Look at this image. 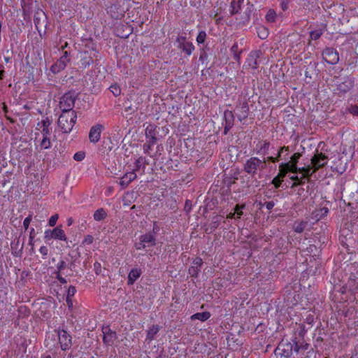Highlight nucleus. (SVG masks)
<instances>
[{
    "label": "nucleus",
    "instance_id": "nucleus-54",
    "mask_svg": "<svg viewBox=\"0 0 358 358\" xmlns=\"http://www.w3.org/2000/svg\"><path fill=\"white\" fill-rule=\"evenodd\" d=\"M34 238H35V229L34 228H31L29 230V239H34Z\"/></svg>",
    "mask_w": 358,
    "mask_h": 358
},
{
    "label": "nucleus",
    "instance_id": "nucleus-63",
    "mask_svg": "<svg viewBox=\"0 0 358 358\" xmlns=\"http://www.w3.org/2000/svg\"><path fill=\"white\" fill-rule=\"evenodd\" d=\"M34 239H29V244L32 247L34 246Z\"/></svg>",
    "mask_w": 358,
    "mask_h": 358
},
{
    "label": "nucleus",
    "instance_id": "nucleus-18",
    "mask_svg": "<svg viewBox=\"0 0 358 358\" xmlns=\"http://www.w3.org/2000/svg\"><path fill=\"white\" fill-rule=\"evenodd\" d=\"M136 174L134 171L126 173L120 179V185L122 188H126L131 182L136 178Z\"/></svg>",
    "mask_w": 358,
    "mask_h": 358
},
{
    "label": "nucleus",
    "instance_id": "nucleus-59",
    "mask_svg": "<svg viewBox=\"0 0 358 358\" xmlns=\"http://www.w3.org/2000/svg\"><path fill=\"white\" fill-rule=\"evenodd\" d=\"M235 215H236V213L235 212H233V213H229L227 217L228 219H233V218H235Z\"/></svg>",
    "mask_w": 358,
    "mask_h": 358
},
{
    "label": "nucleus",
    "instance_id": "nucleus-21",
    "mask_svg": "<svg viewBox=\"0 0 358 358\" xmlns=\"http://www.w3.org/2000/svg\"><path fill=\"white\" fill-rule=\"evenodd\" d=\"M140 241H142L146 247L155 245V238L152 234H146L141 236Z\"/></svg>",
    "mask_w": 358,
    "mask_h": 358
},
{
    "label": "nucleus",
    "instance_id": "nucleus-4",
    "mask_svg": "<svg viewBox=\"0 0 358 358\" xmlns=\"http://www.w3.org/2000/svg\"><path fill=\"white\" fill-rule=\"evenodd\" d=\"M266 167V160H262L256 157H250L244 164V170L250 175H255L258 171Z\"/></svg>",
    "mask_w": 358,
    "mask_h": 358
},
{
    "label": "nucleus",
    "instance_id": "nucleus-5",
    "mask_svg": "<svg viewBox=\"0 0 358 358\" xmlns=\"http://www.w3.org/2000/svg\"><path fill=\"white\" fill-rule=\"evenodd\" d=\"M52 239L58 240L61 241H67V236L62 229V227L57 226L53 229H46L44 231V240L46 243Z\"/></svg>",
    "mask_w": 358,
    "mask_h": 358
},
{
    "label": "nucleus",
    "instance_id": "nucleus-39",
    "mask_svg": "<svg viewBox=\"0 0 358 358\" xmlns=\"http://www.w3.org/2000/svg\"><path fill=\"white\" fill-rule=\"evenodd\" d=\"M110 92L115 96H118L121 93V90L119 86L116 85H113L110 87Z\"/></svg>",
    "mask_w": 358,
    "mask_h": 358
},
{
    "label": "nucleus",
    "instance_id": "nucleus-47",
    "mask_svg": "<svg viewBox=\"0 0 358 358\" xmlns=\"http://www.w3.org/2000/svg\"><path fill=\"white\" fill-rule=\"evenodd\" d=\"M349 112L353 115L358 116V106H351L349 108Z\"/></svg>",
    "mask_w": 358,
    "mask_h": 358
},
{
    "label": "nucleus",
    "instance_id": "nucleus-23",
    "mask_svg": "<svg viewBox=\"0 0 358 358\" xmlns=\"http://www.w3.org/2000/svg\"><path fill=\"white\" fill-rule=\"evenodd\" d=\"M210 317V313L208 311L197 313L191 316L192 320H199L201 322H205Z\"/></svg>",
    "mask_w": 358,
    "mask_h": 358
},
{
    "label": "nucleus",
    "instance_id": "nucleus-29",
    "mask_svg": "<svg viewBox=\"0 0 358 358\" xmlns=\"http://www.w3.org/2000/svg\"><path fill=\"white\" fill-rule=\"evenodd\" d=\"M308 222L306 221H301L298 223H296L294 226V230L296 233H301L303 231L305 228L307 227Z\"/></svg>",
    "mask_w": 358,
    "mask_h": 358
},
{
    "label": "nucleus",
    "instance_id": "nucleus-16",
    "mask_svg": "<svg viewBox=\"0 0 358 358\" xmlns=\"http://www.w3.org/2000/svg\"><path fill=\"white\" fill-rule=\"evenodd\" d=\"M103 343L107 345H112L116 338L115 332L112 331L109 328L106 327L103 329Z\"/></svg>",
    "mask_w": 358,
    "mask_h": 358
},
{
    "label": "nucleus",
    "instance_id": "nucleus-64",
    "mask_svg": "<svg viewBox=\"0 0 358 358\" xmlns=\"http://www.w3.org/2000/svg\"><path fill=\"white\" fill-rule=\"evenodd\" d=\"M42 358H52L50 355H44L42 357Z\"/></svg>",
    "mask_w": 358,
    "mask_h": 358
},
{
    "label": "nucleus",
    "instance_id": "nucleus-3",
    "mask_svg": "<svg viewBox=\"0 0 358 358\" xmlns=\"http://www.w3.org/2000/svg\"><path fill=\"white\" fill-rule=\"evenodd\" d=\"M76 120L77 115L75 111L62 113L58 119V126L64 133H70Z\"/></svg>",
    "mask_w": 358,
    "mask_h": 358
},
{
    "label": "nucleus",
    "instance_id": "nucleus-7",
    "mask_svg": "<svg viewBox=\"0 0 358 358\" xmlns=\"http://www.w3.org/2000/svg\"><path fill=\"white\" fill-rule=\"evenodd\" d=\"M69 62V55L67 51H64L60 58L51 66L50 71L55 74L58 73L66 67Z\"/></svg>",
    "mask_w": 358,
    "mask_h": 358
},
{
    "label": "nucleus",
    "instance_id": "nucleus-6",
    "mask_svg": "<svg viewBox=\"0 0 358 358\" xmlns=\"http://www.w3.org/2000/svg\"><path fill=\"white\" fill-rule=\"evenodd\" d=\"M76 96L71 92L64 94L59 101V108L62 113H69L73 111L72 109L75 104Z\"/></svg>",
    "mask_w": 358,
    "mask_h": 358
},
{
    "label": "nucleus",
    "instance_id": "nucleus-61",
    "mask_svg": "<svg viewBox=\"0 0 358 358\" xmlns=\"http://www.w3.org/2000/svg\"><path fill=\"white\" fill-rule=\"evenodd\" d=\"M73 222V220L71 217H69L68 220H67V225L68 226H71Z\"/></svg>",
    "mask_w": 358,
    "mask_h": 358
},
{
    "label": "nucleus",
    "instance_id": "nucleus-10",
    "mask_svg": "<svg viewBox=\"0 0 358 358\" xmlns=\"http://www.w3.org/2000/svg\"><path fill=\"white\" fill-rule=\"evenodd\" d=\"M176 42L178 43V47L185 52L187 55H190L194 50V46L190 42L187 41L185 36H178Z\"/></svg>",
    "mask_w": 358,
    "mask_h": 358
},
{
    "label": "nucleus",
    "instance_id": "nucleus-30",
    "mask_svg": "<svg viewBox=\"0 0 358 358\" xmlns=\"http://www.w3.org/2000/svg\"><path fill=\"white\" fill-rule=\"evenodd\" d=\"M257 33L261 39H266L268 36V31L264 27H259L257 28Z\"/></svg>",
    "mask_w": 358,
    "mask_h": 358
},
{
    "label": "nucleus",
    "instance_id": "nucleus-31",
    "mask_svg": "<svg viewBox=\"0 0 358 358\" xmlns=\"http://www.w3.org/2000/svg\"><path fill=\"white\" fill-rule=\"evenodd\" d=\"M152 140H146V143L143 145V152L146 155H150V151L152 149V147L157 143H151Z\"/></svg>",
    "mask_w": 358,
    "mask_h": 358
},
{
    "label": "nucleus",
    "instance_id": "nucleus-43",
    "mask_svg": "<svg viewBox=\"0 0 358 358\" xmlns=\"http://www.w3.org/2000/svg\"><path fill=\"white\" fill-rule=\"evenodd\" d=\"M275 14L273 11L269 10L266 15V18L268 22H273L275 20Z\"/></svg>",
    "mask_w": 358,
    "mask_h": 358
},
{
    "label": "nucleus",
    "instance_id": "nucleus-53",
    "mask_svg": "<svg viewBox=\"0 0 358 358\" xmlns=\"http://www.w3.org/2000/svg\"><path fill=\"white\" fill-rule=\"evenodd\" d=\"M57 279L62 283L65 284L66 283V280L64 278H63L59 272L57 273Z\"/></svg>",
    "mask_w": 358,
    "mask_h": 358
},
{
    "label": "nucleus",
    "instance_id": "nucleus-2",
    "mask_svg": "<svg viewBox=\"0 0 358 358\" xmlns=\"http://www.w3.org/2000/svg\"><path fill=\"white\" fill-rule=\"evenodd\" d=\"M328 162V157L322 152H317L311 159L313 167H303L302 171L304 177H310L319 169L324 166Z\"/></svg>",
    "mask_w": 358,
    "mask_h": 358
},
{
    "label": "nucleus",
    "instance_id": "nucleus-8",
    "mask_svg": "<svg viewBox=\"0 0 358 358\" xmlns=\"http://www.w3.org/2000/svg\"><path fill=\"white\" fill-rule=\"evenodd\" d=\"M57 335L61 349L62 350L69 349L72 345L71 336L70 334L64 329H59L58 330Z\"/></svg>",
    "mask_w": 358,
    "mask_h": 358
},
{
    "label": "nucleus",
    "instance_id": "nucleus-17",
    "mask_svg": "<svg viewBox=\"0 0 358 358\" xmlns=\"http://www.w3.org/2000/svg\"><path fill=\"white\" fill-rule=\"evenodd\" d=\"M203 264L201 258L196 257L194 259L192 266L189 268L188 273L191 276H197Z\"/></svg>",
    "mask_w": 358,
    "mask_h": 358
},
{
    "label": "nucleus",
    "instance_id": "nucleus-42",
    "mask_svg": "<svg viewBox=\"0 0 358 358\" xmlns=\"http://www.w3.org/2000/svg\"><path fill=\"white\" fill-rule=\"evenodd\" d=\"M85 153L83 152H78L73 155V159L76 161L80 162L85 158Z\"/></svg>",
    "mask_w": 358,
    "mask_h": 358
},
{
    "label": "nucleus",
    "instance_id": "nucleus-49",
    "mask_svg": "<svg viewBox=\"0 0 358 358\" xmlns=\"http://www.w3.org/2000/svg\"><path fill=\"white\" fill-rule=\"evenodd\" d=\"M143 158L141 157L138 158L136 160L134 171L138 170L141 168V164L143 163Z\"/></svg>",
    "mask_w": 358,
    "mask_h": 358
},
{
    "label": "nucleus",
    "instance_id": "nucleus-57",
    "mask_svg": "<svg viewBox=\"0 0 358 358\" xmlns=\"http://www.w3.org/2000/svg\"><path fill=\"white\" fill-rule=\"evenodd\" d=\"M273 183L275 185V187H278L280 186V182L278 180V178L275 177L273 180Z\"/></svg>",
    "mask_w": 358,
    "mask_h": 358
},
{
    "label": "nucleus",
    "instance_id": "nucleus-46",
    "mask_svg": "<svg viewBox=\"0 0 358 358\" xmlns=\"http://www.w3.org/2000/svg\"><path fill=\"white\" fill-rule=\"evenodd\" d=\"M39 252L43 255V258L45 259L48 254V248L45 245H43L40 248Z\"/></svg>",
    "mask_w": 358,
    "mask_h": 358
},
{
    "label": "nucleus",
    "instance_id": "nucleus-20",
    "mask_svg": "<svg viewBox=\"0 0 358 358\" xmlns=\"http://www.w3.org/2000/svg\"><path fill=\"white\" fill-rule=\"evenodd\" d=\"M142 271L141 268H132L128 275V285H133L136 280L141 276Z\"/></svg>",
    "mask_w": 358,
    "mask_h": 358
},
{
    "label": "nucleus",
    "instance_id": "nucleus-14",
    "mask_svg": "<svg viewBox=\"0 0 358 358\" xmlns=\"http://www.w3.org/2000/svg\"><path fill=\"white\" fill-rule=\"evenodd\" d=\"M260 54V51L251 52L246 59L245 66L252 69H256L258 66L257 59L259 57Z\"/></svg>",
    "mask_w": 358,
    "mask_h": 358
},
{
    "label": "nucleus",
    "instance_id": "nucleus-36",
    "mask_svg": "<svg viewBox=\"0 0 358 358\" xmlns=\"http://www.w3.org/2000/svg\"><path fill=\"white\" fill-rule=\"evenodd\" d=\"M241 5L239 3H235V1H232L231 4V14L234 15V14L238 13L239 12V10H241Z\"/></svg>",
    "mask_w": 358,
    "mask_h": 358
},
{
    "label": "nucleus",
    "instance_id": "nucleus-44",
    "mask_svg": "<svg viewBox=\"0 0 358 358\" xmlns=\"http://www.w3.org/2000/svg\"><path fill=\"white\" fill-rule=\"evenodd\" d=\"M66 267V264L64 261L60 260L57 264V268L59 273Z\"/></svg>",
    "mask_w": 358,
    "mask_h": 358
},
{
    "label": "nucleus",
    "instance_id": "nucleus-1",
    "mask_svg": "<svg viewBox=\"0 0 358 358\" xmlns=\"http://www.w3.org/2000/svg\"><path fill=\"white\" fill-rule=\"evenodd\" d=\"M35 133V138L39 143L41 149L47 150L52 147L50 136L52 135V127L50 120L46 117L38 122Z\"/></svg>",
    "mask_w": 358,
    "mask_h": 358
},
{
    "label": "nucleus",
    "instance_id": "nucleus-13",
    "mask_svg": "<svg viewBox=\"0 0 358 358\" xmlns=\"http://www.w3.org/2000/svg\"><path fill=\"white\" fill-rule=\"evenodd\" d=\"M248 111V105L245 102L240 103L235 109L236 115L241 122L247 118Z\"/></svg>",
    "mask_w": 358,
    "mask_h": 358
},
{
    "label": "nucleus",
    "instance_id": "nucleus-58",
    "mask_svg": "<svg viewBox=\"0 0 358 358\" xmlns=\"http://www.w3.org/2000/svg\"><path fill=\"white\" fill-rule=\"evenodd\" d=\"M269 147V143L267 142H264L262 147L261 148L262 150H268Z\"/></svg>",
    "mask_w": 358,
    "mask_h": 358
},
{
    "label": "nucleus",
    "instance_id": "nucleus-24",
    "mask_svg": "<svg viewBox=\"0 0 358 358\" xmlns=\"http://www.w3.org/2000/svg\"><path fill=\"white\" fill-rule=\"evenodd\" d=\"M81 67L86 68L93 63L92 58L87 53H84L80 59Z\"/></svg>",
    "mask_w": 358,
    "mask_h": 358
},
{
    "label": "nucleus",
    "instance_id": "nucleus-41",
    "mask_svg": "<svg viewBox=\"0 0 358 358\" xmlns=\"http://www.w3.org/2000/svg\"><path fill=\"white\" fill-rule=\"evenodd\" d=\"M93 241L94 237L92 235H87L86 236H85L83 241V243L84 245H90L93 243Z\"/></svg>",
    "mask_w": 358,
    "mask_h": 358
},
{
    "label": "nucleus",
    "instance_id": "nucleus-22",
    "mask_svg": "<svg viewBox=\"0 0 358 358\" xmlns=\"http://www.w3.org/2000/svg\"><path fill=\"white\" fill-rule=\"evenodd\" d=\"M160 327L159 325L151 326L147 331L146 341H152L154 340L156 334L159 331Z\"/></svg>",
    "mask_w": 358,
    "mask_h": 358
},
{
    "label": "nucleus",
    "instance_id": "nucleus-55",
    "mask_svg": "<svg viewBox=\"0 0 358 358\" xmlns=\"http://www.w3.org/2000/svg\"><path fill=\"white\" fill-rule=\"evenodd\" d=\"M274 206V203L273 201H268L266 203V208L268 210H271Z\"/></svg>",
    "mask_w": 358,
    "mask_h": 358
},
{
    "label": "nucleus",
    "instance_id": "nucleus-51",
    "mask_svg": "<svg viewBox=\"0 0 358 358\" xmlns=\"http://www.w3.org/2000/svg\"><path fill=\"white\" fill-rule=\"evenodd\" d=\"M135 248L136 250H142L146 248V246L144 245V243L142 241H139L138 243H136L135 244Z\"/></svg>",
    "mask_w": 358,
    "mask_h": 358
},
{
    "label": "nucleus",
    "instance_id": "nucleus-15",
    "mask_svg": "<svg viewBox=\"0 0 358 358\" xmlns=\"http://www.w3.org/2000/svg\"><path fill=\"white\" fill-rule=\"evenodd\" d=\"M145 136L146 140H152L151 143H157V126L155 124H148L145 129Z\"/></svg>",
    "mask_w": 358,
    "mask_h": 358
},
{
    "label": "nucleus",
    "instance_id": "nucleus-48",
    "mask_svg": "<svg viewBox=\"0 0 358 358\" xmlns=\"http://www.w3.org/2000/svg\"><path fill=\"white\" fill-rule=\"evenodd\" d=\"M301 155L299 153H294L291 157H290V162L291 163H294L296 164Z\"/></svg>",
    "mask_w": 358,
    "mask_h": 358
},
{
    "label": "nucleus",
    "instance_id": "nucleus-52",
    "mask_svg": "<svg viewBox=\"0 0 358 358\" xmlns=\"http://www.w3.org/2000/svg\"><path fill=\"white\" fill-rule=\"evenodd\" d=\"M234 125V123H228V122H225V124H224V134H226L229 129H231L232 128Z\"/></svg>",
    "mask_w": 358,
    "mask_h": 358
},
{
    "label": "nucleus",
    "instance_id": "nucleus-32",
    "mask_svg": "<svg viewBox=\"0 0 358 358\" xmlns=\"http://www.w3.org/2000/svg\"><path fill=\"white\" fill-rule=\"evenodd\" d=\"M224 119L225 122L228 123H234V115L232 111L227 110L224 113Z\"/></svg>",
    "mask_w": 358,
    "mask_h": 358
},
{
    "label": "nucleus",
    "instance_id": "nucleus-9",
    "mask_svg": "<svg viewBox=\"0 0 358 358\" xmlns=\"http://www.w3.org/2000/svg\"><path fill=\"white\" fill-rule=\"evenodd\" d=\"M324 60L330 64H336L339 61L338 52L332 48H327L322 52Z\"/></svg>",
    "mask_w": 358,
    "mask_h": 358
},
{
    "label": "nucleus",
    "instance_id": "nucleus-37",
    "mask_svg": "<svg viewBox=\"0 0 358 358\" xmlns=\"http://www.w3.org/2000/svg\"><path fill=\"white\" fill-rule=\"evenodd\" d=\"M308 177H304L303 173H302V176L299 178L298 176H292L290 177V179L294 181V184H302L304 182L303 180L308 178Z\"/></svg>",
    "mask_w": 358,
    "mask_h": 358
},
{
    "label": "nucleus",
    "instance_id": "nucleus-34",
    "mask_svg": "<svg viewBox=\"0 0 358 358\" xmlns=\"http://www.w3.org/2000/svg\"><path fill=\"white\" fill-rule=\"evenodd\" d=\"M206 38V33L205 31H200L196 36V43L199 44H202L205 42Z\"/></svg>",
    "mask_w": 358,
    "mask_h": 358
},
{
    "label": "nucleus",
    "instance_id": "nucleus-19",
    "mask_svg": "<svg viewBox=\"0 0 358 358\" xmlns=\"http://www.w3.org/2000/svg\"><path fill=\"white\" fill-rule=\"evenodd\" d=\"M354 87V81L351 78H345L343 82L338 85V90L347 92Z\"/></svg>",
    "mask_w": 358,
    "mask_h": 358
},
{
    "label": "nucleus",
    "instance_id": "nucleus-62",
    "mask_svg": "<svg viewBox=\"0 0 358 358\" xmlns=\"http://www.w3.org/2000/svg\"><path fill=\"white\" fill-rule=\"evenodd\" d=\"M4 71L0 70V80H2L3 78Z\"/></svg>",
    "mask_w": 358,
    "mask_h": 358
},
{
    "label": "nucleus",
    "instance_id": "nucleus-27",
    "mask_svg": "<svg viewBox=\"0 0 358 358\" xmlns=\"http://www.w3.org/2000/svg\"><path fill=\"white\" fill-rule=\"evenodd\" d=\"M294 350L299 353L301 350H306L308 348L309 345L305 342H302L301 343H299L296 341H294Z\"/></svg>",
    "mask_w": 358,
    "mask_h": 358
},
{
    "label": "nucleus",
    "instance_id": "nucleus-40",
    "mask_svg": "<svg viewBox=\"0 0 358 358\" xmlns=\"http://www.w3.org/2000/svg\"><path fill=\"white\" fill-rule=\"evenodd\" d=\"M32 220V215H29L23 221V227L25 230L29 229V226Z\"/></svg>",
    "mask_w": 358,
    "mask_h": 358
},
{
    "label": "nucleus",
    "instance_id": "nucleus-35",
    "mask_svg": "<svg viewBox=\"0 0 358 358\" xmlns=\"http://www.w3.org/2000/svg\"><path fill=\"white\" fill-rule=\"evenodd\" d=\"M245 208V205H236L234 208V212L236 213V218L239 219L243 214V209Z\"/></svg>",
    "mask_w": 358,
    "mask_h": 358
},
{
    "label": "nucleus",
    "instance_id": "nucleus-60",
    "mask_svg": "<svg viewBox=\"0 0 358 358\" xmlns=\"http://www.w3.org/2000/svg\"><path fill=\"white\" fill-rule=\"evenodd\" d=\"M267 159H268V160H269V161H271V162H275L276 161H278V157H277V158H275V157H268L267 158Z\"/></svg>",
    "mask_w": 358,
    "mask_h": 358
},
{
    "label": "nucleus",
    "instance_id": "nucleus-45",
    "mask_svg": "<svg viewBox=\"0 0 358 358\" xmlns=\"http://www.w3.org/2000/svg\"><path fill=\"white\" fill-rule=\"evenodd\" d=\"M76 293V289L74 286H70L67 291V297L71 298Z\"/></svg>",
    "mask_w": 358,
    "mask_h": 358
},
{
    "label": "nucleus",
    "instance_id": "nucleus-56",
    "mask_svg": "<svg viewBox=\"0 0 358 358\" xmlns=\"http://www.w3.org/2000/svg\"><path fill=\"white\" fill-rule=\"evenodd\" d=\"M66 303L69 308L73 307V302H72L71 298L66 297Z\"/></svg>",
    "mask_w": 358,
    "mask_h": 358
},
{
    "label": "nucleus",
    "instance_id": "nucleus-26",
    "mask_svg": "<svg viewBox=\"0 0 358 358\" xmlns=\"http://www.w3.org/2000/svg\"><path fill=\"white\" fill-rule=\"evenodd\" d=\"M106 215L107 213L103 208H99L94 212L93 217L96 221H101L106 218Z\"/></svg>",
    "mask_w": 358,
    "mask_h": 358
},
{
    "label": "nucleus",
    "instance_id": "nucleus-28",
    "mask_svg": "<svg viewBox=\"0 0 358 358\" xmlns=\"http://www.w3.org/2000/svg\"><path fill=\"white\" fill-rule=\"evenodd\" d=\"M315 217L320 220L324 217L329 213V209L327 207L322 208L315 211Z\"/></svg>",
    "mask_w": 358,
    "mask_h": 358
},
{
    "label": "nucleus",
    "instance_id": "nucleus-11",
    "mask_svg": "<svg viewBox=\"0 0 358 358\" xmlns=\"http://www.w3.org/2000/svg\"><path fill=\"white\" fill-rule=\"evenodd\" d=\"M103 127L101 124H96L91 127L89 133V139L92 143H97L101 138V134L103 131Z\"/></svg>",
    "mask_w": 358,
    "mask_h": 358
},
{
    "label": "nucleus",
    "instance_id": "nucleus-38",
    "mask_svg": "<svg viewBox=\"0 0 358 358\" xmlns=\"http://www.w3.org/2000/svg\"><path fill=\"white\" fill-rule=\"evenodd\" d=\"M59 219V215L58 214H55L53 215H52L49 220H48V224L50 227H55L57 224V222Z\"/></svg>",
    "mask_w": 358,
    "mask_h": 358
},
{
    "label": "nucleus",
    "instance_id": "nucleus-12",
    "mask_svg": "<svg viewBox=\"0 0 358 358\" xmlns=\"http://www.w3.org/2000/svg\"><path fill=\"white\" fill-rule=\"evenodd\" d=\"M279 168L280 169V171L283 172V175H285L289 171L293 173H296L298 171L303 173L302 168H298L296 164L291 163L290 161L280 164Z\"/></svg>",
    "mask_w": 358,
    "mask_h": 358
},
{
    "label": "nucleus",
    "instance_id": "nucleus-25",
    "mask_svg": "<svg viewBox=\"0 0 358 358\" xmlns=\"http://www.w3.org/2000/svg\"><path fill=\"white\" fill-rule=\"evenodd\" d=\"M278 159H284L287 162L289 159V149L287 147H282L278 153Z\"/></svg>",
    "mask_w": 358,
    "mask_h": 358
},
{
    "label": "nucleus",
    "instance_id": "nucleus-50",
    "mask_svg": "<svg viewBox=\"0 0 358 358\" xmlns=\"http://www.w3.org/2000/svg\"><path fill=\"white\" fill-rule=\"evenodd\" d=\"M282 345H278V347L277 348V350L278 351H282L283 352L282 353L281 352H279L280 354H281L282 355L285 356V357H289L290 355H291V352L290 351H285L284 350H282L281 348H282Z\"/></svg>",
    "mask_w": 358,
    "mask_h": 358
},
{
    "label": "nucleus",
    "instance_id": "nucleus-33",
    "mask_svg": "<svg viewBox=\"0 0 358 358\" xmlns=\"http://www.w3.org/2000/svg\"><path fill=\"white\" fill-rule=\"evenodd\" d=\"M323 34L321 29L313 30L310 32V37L312 40L318 39Z\"/></svg>",
    "mask_w": 358,
    "mask_h": 358
}]
</instances>
